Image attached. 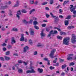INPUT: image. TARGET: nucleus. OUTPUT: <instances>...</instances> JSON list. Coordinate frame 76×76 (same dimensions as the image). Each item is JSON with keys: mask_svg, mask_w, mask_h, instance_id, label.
I'll use <instances>...</instances> for the list:
<instances>
[{"mask_svg": "<svg viewBox=\"0 0 76 76\" xmlns=\"http://www.w3.org/2000/svg\"><path fill=\"white\" fill-rule=\"evenodd\" d=\"M70 42V37H67L64 38L63 40V44L66 45H68L69 44V43Z\"/></svg>", "mask_w": 76, "mask_h": 76, "instance_id": "nucleus-1", "label": "nucleus"}, {"mask_svg": "<svg viewBox=\"0 0 76 76\" xmlns=\"http://www.w3.org/2000/svg\"><path fill=\"white\" fill-rule=\"evenodd\" d=\"M71 42L72 43H75L76 42V37L74 34L72 35V37L71 39Z\"/></svg>", "mask_w": 76, "mask_h": 76, "instance_id": "nucleus-2", "label": "nucleus"}, {"mask_svg": "<svg viewBox=\"0 0 76 76\" xmlns=\"http://www.w3.org/2000/svg\"><path fill=\"white\" fill-rule=\"evenodd\" d=\"M73 54H69L67 55L68 57L67 58V60H69V61H70L71 60H73V58L72 57L73 56Z\"/></svg>", "mask_w": 76, "mask_h": 76, "instance_id": "nucleus-3", "label": "nucleus"}, {"mask_svg": "<svg viewBox=\"0 0 76 76\" xmlns=\"http://www.w3.org/2000/svg\"><path fill=\"white\" fill-rule=\"evenodd\" d=\"M57 33V31L56 30H51L50 32V34H48V37H50L51 35V34L53 35H54V34H56Z\"/></svg>", "mask_w": 76, "mask_h": 76, "instance_id": "nucleus-4", "label": "nucleus"}, {"mask_svg": "<svg viewBox=\"0 0 76 76\" xmlns=\"http://www.w3.org/2000/svg\"><path fill=\"white\" fill-rule=\"evenodd\" d=\"M55 52H56V49H54L51 51V53L50 54V58H53L55 57V56H54V54Z\"/></svg>", "mask_w": 76, "mask_h": 76, "instance_id": "nucleus-5", "label": "nucleus"}, {"mask_svg": "<svg viewBox=\"0 0 76 76\" xmlns=\"http://www.w3.org/2000/svg\"><path fill=\"white\" fill-rule=\"evenodd\" d=\"M17 14H16V16L17 18H18V19H20V15H21V12H20V10L18 11L17 12Z\"/></svg>", "mask_w": 76, "mask_h": 76, "instance_id": "nucleus-6", "label": "nucleus"}, {"mask_svg": "<svg viewBox=\"0 0 76 76\" xmlns=\"http://www.w3.org/2000/svg\"><path fill=\"white\" fill-rule=\"evenodd\" d=\"M69 9H70V11L71 12H73L74 10H75V7H73V5H70V7H69Z\"/></svg>", "mask_w": 76, "mask_h": 76, "instance_id": "nucleus-7", "label": "nucleus"}, {"mask_svg": "<svg viewBox=\"0 0 76 76\" xmlns=\"http://www.w3.org/2000/svg\"><path fill=\"white\" fill-rule=\"evenodd\" d=\"M29 30H30V35H34V30L32 28H30Z\"/></svg>", "mask_w": 76, "mask_h": 76, "instance_id": "nucleus-8", "label": "nucleus"}, {"mask_svg": "<svg viewBox=\"0 0 76 76\" xmlns=\"http://www.w3.org/2000/svg\"><path fill=\"white\" fill-rule=\"evenodd\" d=\"M36 73V71H35L34 69H32V70H28L26 72V73Z\"/></svg>", "mask_w": 76, "mask_h": 76, "instance_id": "nucleus-9", "label": "nucleus"}, {"mask_svg": "<svg viewBox=\"0 0 76 76\" xmlns=\"http://www.w3.org/2000/svg\"><path fill=\"white\" fill-rule=\"evenodd\" d=\"M21 37L20 38V41L22 42L24 41V39H25V38L24 37V34H21Z\"/></svg>", "mask_w": 76, "mask_h": 76, "instance_id": "nucleus-10", "label": "nucleus"}, {"mask_svg": "<svg viewBox=\"0 0 76 76\" xmlns=\"http://www.w3.org/2000/svg\"><path fill=\"white\" fill-rule=\"evenodd\" d=\"M44 30H42L41 31V33H40V35L41 36V38L42 39L43 38V37H45V34L43 33Z\"/></svg>", "mask_w": 76, "mask_h": 76, "instance_id": "nucleus-11", "label": "nucleus"}, {"mask_svg": "<svg viewBox=\"0 0 76 76\" xmlns=\"http://www.w3.org/2000/svg\"><path fill=\"white\" fill-rule=\"evenodd\" d=\"M11 44L13 45V43H16V41L15 40V38L13 37H12V39H11Z\"/></svg>", "mask_w": 76, "mask_h": 76, "instance_id": "nucleus-12", "label": "nucleus"}, {"mask_svg": "<svg viewBox=\"0 0 76 76\" xmlns=\"http://www.w3.org/2000/svg\"><path fill=\"white\" fill-rule=\"evenodd\" d=\"M29 48V47L28 46H26V47H24V50L23 52L25 53L26 51L28 50Z\"/></svg>", "mask_w": 76, "mask_h": 76, "instance_id": "nucleus-13", "label": "nucleus"}, {"mask_svg": "<svg viewBox=\"0 0 76 76\" xmlns=\"http://www.w3.org/2000/svg\"><path fill=\"white\" fill-rule=\"evenodd\" d=\"M19 1H16V4L14 6V7H18L19 6Z\"/></svg>", "mask_w": 76, "mask_h": 76, "instance_id": "nucleus-14", "label": "nucleus"}, {"mask_svg": "<svg viewBox=\"0 0 76 76\" xmlns=\"http://www.w3.org/2000/svg\"><path fill=\"white\" fill-rule=\"evenodd\" d=\"M37 70L40 73H42L43 72V69H42L38 68Z\"/></svg>", "mask_w": 76, "mask_h": 76, "instance_id": "nucleus-15", "label": "nucleus"}, {"mask_svg": "<svg viewBox=\"0 0 76 76\" xmlns=\"http://www.w3.org/2000/svg\"><path fill=\"white\" fill-rule=\"evenodd\" d=\"M69 21L66 20H65L64 21V24L65 26H67L69 25Z\"/></svg>", "mask_w": 76, "mask_h": 76, "instance_id": "nucleus-16", "label": "nucleus"}, {"mask_svg": "<svg viewBox=\"0 0 76 76\" xmlns=\"http://www.w3.org/2000/svg\"><path fill=\"white\" fill-rule=\"evenodd\" d=\"M75 28V26H69L67 27L68 29H73Z\"/></svg>", "mask_w": 76, "mask_h": 76, "instance_id": "nucleus-17", "label": "nucleus"}, {"mask_svg": "<svg viewBox=\"0 0 76 76\" xmlns=\"http://www.w3.org/2000/svg\"><path fill=\"white\" fill-rule=\"evenodd\" d=\"M8 7L7 6V5L3 6V7H1V9H7Z\"/></svg>", "mask_w": 76, "mask_h": 76, "instance_id": "nucleus-18", "label": "nucleus"}, {"mask_svg": "<svg viewBox=\"0 0 76 76\" xmlns=\"http://www.w3.org/2000/svg\"><path fill=\"white\" fill-rule=\"evenodd\" d=\"M12 31H15V32H17L18 31V29L16 28H13L12 29Z\"/></svg>", "mask_w": 76, "mask_h": 76, "instance_id": "nucleus-19", "label": "nucleus"}, {"mask_svg": "<svg viewBox=\"0 0 76 76\" xmlns=\"http://www.w3.org/2000/svg\"><path fill=\"white\" fill-rule=\"evenodd\" d=\"M37 24H38V22L37 21L35 20L33 21V25H34L35 26L37 25Z\"/></svg>", "mask_w": 76, "mask_h": 76, "instance_id": "nucleus-20", "label": "nucleus"}, {"mask_svg": "<svg viewBox=\"0 0 76 76\" xmlns=\"http://www.w3.org/2000/svg\"><path fill=\"white\" fill-rule=\"evenodd\" d=\"M23 23H25V24L26 25H27V24L28 23V21H26V20H23Z\"/></svg>", "mask_w": 76, "mask_h": 76, "instance_id": "nucleus-21", "label": "nucleus"}, {"mask_svg": "<svg viewBox=\"0 0 76 76\" xmlns=\"http://www.w3.org/2000/svg\"><path fill=\"white\" fill-rule=\"evenodd\" d=\"M66 67H67V65L66 64L63 65L62 66V69H65Z\"/></svg>", "mask_w": 76, "mask_h": 76, "instance_id": "nucleus-22", "label": "nucleus"}, {"mask_svg": "<svg viewBox=\"0 0 76 76\" xmlns=\"http://www.w3.org/2000/svg\"><path fill=\"white\" fill-rule=\"evenodd\" d=\"M50 15L52 18H54L56 17V16L54 15L52 12L50 13Z\"/></svg>", "mask_w": 76, "mask_h": 76, "instance_id": "nucleus-23", "label": "nucleus"}, {"mask_svg": "<svg viewBox=\"0 0 76 76\" xmlns=\"http://www.w3.org/2000/svg\"><path fill=\"white\" fill-rule=\"evenodd\" d=\"M5 60H7V61L9 60L10 59V57H7V56H5Z\"/></svg>", "mask_w": 76, "mask_h": 76, "instance_id": "nucleus-24", "label": "nucleus"}, {"mask_svg": "<svg viewBox=\"0 0 76 76\" xmlns=\"http://www.w3.org/2000/svg\"><path fill=\"white\" fill-rule=\"evenodd\" d=\"M18 72L19 73H20L23 72V70H22V69H20L18 70Z\"/></svg>", "mask_w": 76, "mask_h": 76, "instance_id": "nucleus-25", "label": "nucleus"}, {"mask_svg": "<svg viewBox=\"0 0 76 76\" xmlns=\"http://www.w3.org/2000/svg\"><path fill=\"white\" fill-rule=\"evenodd\" d=\"M35 9H33L29 12V14H31L32 12H35Z\"/></svg>", "mask_w": 76, "mask_h": 76, "instance_id": "nucleus-26", "label": "nucleus"}, {"mask_svg": "<svg viewBox=\"0 0 76 76\" xmlns=\"http://www.w3.org/2000/svg\"><path fill=\"white\" fill-rule=\"evenodd\" d=\"M72 17V15H68L67 18H66V19H70Z\"/></svg>", "mask_w": 76, "mask_h": 76, "instance_id": "nucleus-27", "label": "nucleus"}, {"mask_svg": "<svg viewBox=\"0 0 76 76\" xmlns=\"http://www.w3.org/2000/svg\"><path fill=\"white\" fill-rule=\"evenodd\" d=\"M34 28L36 29H37V30L39 29V27L37 25H35L34 26Z\"/></svg>", "mask_w": 76, "mask_h": 76, "instance_id": "nucleus-28", "label": "nucleus"}, {"mask_svg": "<svg viewBox=\"0 0 76 76\" xmlns=\"http://www.w3.org/2000/svg\"><path fill=\"white\" fill-rule=\"evenodd\" d=\"M32 22H33V20H30V21H28V24H32Z\"/></svg>", "mask_w": 76, "mask_h": 76, "instance_id": "nucleus-29", "label": "nucleus"}, {"mask_svg": "<svg viewBox=\"0 0 76 76\" xmlns=\"http://www.w3.org/2000/svg\"><path fill=\"white\" fill-rule=\"evenodd\" d=\"M22 13H25L27 12V11H26V10L24 9H23L22 10Z\"/></svg>", "mask_w": 76, "mask_h": 76, "instance_id": "nucleus-30", "label": "nucleus"}, {"mask_svg": "<svg viewBox=\"0 0 76 76\" xmlns=\"http://www.w3.org/2000/svg\"><path fill=\"white\" fill-rule=\"evenodd\" d=\"M12 46L11 45H8L7 46V48L8 49H11Z\"/></svg>", "mask_w": 76, "mask_h": 76, "instance_id": "nucleus-31", "label": "nucleus"}, {"mask_svg": "<svg viewBox=\"0 0 76 76\" xmlns=\"http://www.w3.org/2000/svg\"><path fill=\"white\" fill-rule=\"evenodd\" d=\"M62 38H63V37H62L61 36H57V39H60V40H61V39H62Z\"/></svg>", "mask_w": 76, "mask_h": 76, "instance_id": "nucleus-32", "label": "nucleus"}, {"mask_svg": "<svg viewBox=\"0 0 76 76\" xmlns=\"http://www.w3.org/2000/svg\"><path fill=\"white\" fill-rule=\"evenodd\" d=\"M44 60L45 61H50L48 60V59L47 58H44Z\"/></svg>", "mask_w": 76, "mask_h": 76, "instance_id": "nucleus-33", "label": "nucleus"}, {"mask_svg": "<svg viewBox=\"0 0 76 76\" xmlns=\"http://www.w3.org/2000/svg\"><path fill=\"white\" fill-rule=\"evenodd\" d=\"M75 64V63H74V62H71L69 63V66H74Z\"/></svg>", "mask_w": 76, "mask_h": 76, "instance_id": "nucleus-34", "label": "nucleus"}, {"mask_svg": "<svg viewBox=\"0 0 76 76\" xmlns=\"http://www.w3.org/2000/svg\"><path fill=\"white\" fill-rule=\"evenodd\" d=\"M29 43L30 45H32L33 44L32 41L31 39H30L29 41Z\"/></svg>", "mask_w": 76, "mask_h": 76, "instance_id": "nucleus-35", "label": "nucleus"}, {"mask_svg": "<svg viewBox=\"0 0 76 76\" xmlns=\"http://www.w3.org/2000/svg\"><path fill=\"white\" fill-rule=\"evenodd\" d=\"M64 60L63 59H60V63H63L64 62Z\"/></svg>", "mask_w": 76, "mask_h": 76, "instance_id": "nucleus-36", "label": "nucleus"}, {"mask_svg": "<svg viewBox=\"0 0 76 76\" xmlns=\"http://www.w3.org/2000/svg\"><path fill=\"white\" fill-rule=\"evenodd\" d=\"M23 61H22V60H19L18 61V62L19 63H20L21 64H22V63H23Z\"/></svg>", "mask_w": 76, "mask_h": 76, "instance_id": "nucleus-37", "label": "nucleus"}, {"mask_svg": "<svg viewBox=\"0 0 76 76\" xmlns=\"http://www.w3.org/2000/svg\"><path fill=\"white\" fill-rule=\"evenodd\" d=\"M55 68L54 67H53L52 66H50L49 67L50 69L51 70H53V69H54Z\"/></svg>", "mask_w": 76, "mask_h": 76, "instance_id": "nucleus-38", "label": "nucleus"}, {"mask_svg": "<svg viewBox=\"0 0 76 76\" xmlns=\"http://www.w3.org/2000/svg\"><path fill=\"white\" fill-rule=\"evenodd\" d=\"M30 2L31 4H34V0H30Z\"/></svg>", "mask_w": 76, "mask_h": 76, "instance_id": "nucleus-39", "label": "nucleus"}, {"mask_svg": "<svg viewBox=\"0 0 76 76\" xmlns=\"http://www.w3.org/2000/svg\"><path fill=\"white\" fill-rule=\"evenodd\" d=\"M37 47H41V46H42V45L41 44V43H39L37 45Z\"/></svg>", "mask_w": 76, "mask_h": 76, "instance_id": "nucleus-40", "label": "nucleus"}, {"mask_svg": "<svg viewBox=\"0 0 76 76\" xmlns=\"http://www.w3.org/2000/svg\"><path fill=\"white\" fill-rule=\"evenodd\" d=\"M64 2L65 4H67V3H69V0L65 1H64Z\"/></svg>", "mask_w": 76, "mask_h": 76, "instance_id": "nucleus-41", "label": "nucleus"}, {"mask_svg": "<svg viewBox=\"0 0 76 76\" xmlns=\"http://www.w3.org/2000/svg\"><path fill=\"white\" fill-rule=\"evenodd\" d=\"M10 54V51H7L6 52V55L8 56Z\"/></svg>", "mask_w": 76, "mask_h": 76, "instance_id": "nucleus-42", "label": "nucleus"}, {"mask_svg": "<svg viewBox=\"0 0 76 76\" xmlns=\"http://www.w3.org/2000/svg\"><path fill=\"white\" fill-rule=\"evenodd\" d=\"M48 2H46L43 3L42 4V6H43V5H45V4H47Z\"/></svg>", "mask_w": 76, "mask_h": 76, "instance_id": "nucleus-43", "label": "nucleus"}, {"mask_svg": "<svg viewBox=\"0 0 76 76\" xmlns=\"http://www.w3.org/2000/svg\"><path fill=\"white\" fill-rule=\"evenodd\" d=\"M45 15L47 18H49V17L50 16V15L47 14H45Z\"/></svg>", "mask_w": 76, "mask_h": 76, "instance_id": "nucleus-44", "label": "nucleus"}, {"mask_svg": "<svg viewBox=\"0 0 76 76\" xmlns=\"http://www.w3.org/2000/svg\"><path fill=\"white\" fill-rule=\"evenodd\" d=\"M54 22L55 23H57V17H56V18H55Z\"/></svg>", "mask_w": 76, "mask_h": 76, "instance_id": "nucleus-45", "label": "nucleus"}, {"mask_svg": "<svg viewBox=\"0 0 76 76\" xmlns=\"http://www.w3.org/2000/svg\"><path fill=\"white\" fill-rule=\"evenodd\" d=\"M0 60H1V61H4V58L3 57H0Z\"/></svg>", "mask_w": 76, "mask_h": 76, "instance_id": "nucleus-46", "label": "nucleus"}, {"mask_svg": "<svg viewBox=\"0 0 76 76\" xmlns=\"http://www.w3.org/2000/svg\"><path fill=\"white\" fill-rule=\"evenodd\" d=\"M53 0H50V4H53Z\"/></svg>", "mask_w": 76, "mask_h": 76, "instance_id": "nucleus-47", "label": "nucleus"}, {"mask_svg": "<svg viewBox=\"0 0 76 76\" xmlns=\"http://www.w3.org/2000/svg\"><path fill=\"white\" fill-rule=\"evenodd\" d=\"M42 27H45L46 26V24H43L42 25Z\"/></svg>", "mask_w": 76, "mask_h": 76, "instance_id": "nucleus-48", "label": "nucleus"}, {"mask_svg": "<svg viewBox=\"0 0 76 76\" xmlns=\"http://www.w3.org/2000/svg\"><path fill=\"white\" fill-rule=\"evenodd\" d=\"M45 10H50V9L48 8V7H45Z\"/></svg>", "mask_w": 76, "mask_h": 76, "instance_id": "nucleus-49", "label": "nucleus"}, {"mask_svg": "<svg viewBox=\"0 0 76 76\" xmlns=\"http://www.w3.org/2000/svg\"><path fill=\"white\" fill-rule=\"evenodd\" d=\"M13 55L14 56H18V54L16 53H14Z\"/></svg>", "mask_w": 76, "mask_h": 76, "instance_id": "nucleus-50", "label": "nucleus"}, {"mask_svg": "<svg viewBox=\"0 0 76 76\" xmlns=\"http://www.w3.org/2000/svg\"><path fill=\"white\" fill-rule=\"evenodd\" d=\"M46 31H47V32H49V31H50V28H46Z\"/></svg>", "mask_w": 76, "mask_h": 76, "instance_id": "nucleus-51", "label": "nucleus"}, {"mask_svg": "<svg viewBox=\"0 0 76 76\" xmlns=\"http://www.w3.org/2000/svg\"><path fill=\"white\" fill-rule=\"evenodd\" d=\"M6 50H7V49L6 48H3V50L4 51H5Z\"/></svg>", "mask_w": 76, "mask_h": 76, "instance_id": "nucleus-52", "label": "nucleus"}, {"mask_svg": "<svg viewBox=\"0 0 76 76\" xmlns=\"http://www.w3.org/2000/svg\"><path fill=\"white\" fill-rule=\"evenodd\" d=\"M57 58H56L55 60L54 61H53V63H56L57 62Z\"/></svg>", "mask_w": 76, "mask_h": 76, "instance_id": "nucleus-53", "label": "nucleus"}, {"mask_svg": "<svg viewBox=\"0 0 76 76\" xmlns=\"http://www.w3.org/2000/svg\"><path fill=\"white\" fill-rule=\"evenodd\" d=\"M19 65V64H17L14 65L15 66V67H17L18 68V66Z\"/></svg>", "mask_w": 76, "mask_h": 76, "instance_id": "nucleus-54", "label": "nucleus"}, {"mask_svg": "<svg viewBox=\"0 0 76 76\" xmlns=\"http://www.w3.org/2000/svg\"><path fill=\"white\" fill-rule=\"evenodd\" d=\"M63 12V11H62V10L61 9H60L59 10V13H62Z\"/></svg>", "mask_w": 76, "mask_h": 76, "instance_id": "nucleus-55", "label": "nucleus"}, {"mask_svg": "<svg viewBox=\"0 0 76 76\" xmlns=\"http://www.w3.org/2000/svg\"><path fill=\"white\" fill-rule=\"evenodd\" d=\"M57 30L59 31V32H61V30L59 28H57Z\"/></svg>", "mask_w": 76, "mask_h": 76, "instance_id": "nucleus-56", "label": "nucleus"}, {"mask_svg": "<svg viewBox=\"0 0 76 76\" xmlns=\"http://www.w3.org/2000/svg\"><path fill=\"white\" fill-rule=\"evenodd\" d=\"M34 55H37V51H35L34 52Z\"/></svg>", "mask_w": 76, "mask_h": 76, "instance_id": "nucleus-57", "label": "nucleus"}, {"mask_svg": "<svg viewBox=\"0 0 76 76\" xmlns=\"http://www.w3.org/2000/svg\"><path fill=\"white\" fill-rule=\"evenodd\" d=\"M1 30L2 31H6V29H5V28H4L3 27L1 28Z\"/></svg>", "mask_w": 76, "mask_h": 76, "instance_id": "nucleus-58", "label": "nucleus"}, {"mask_svg": "<svg viewBox=\"0 0 76 76\" xmlns=\"http://www.w3.org/2000/svg\"><path fill=\"white\" fill-rule=\"evenodd\" d=\"M23 63H24V65H25V66H26L27 65V63H26V62H25L24 61H23Z\"/></svg>", "mask_w": 76, "mask_h": 76, "instance_id": "nucleus-59", "label": "nucleus"}, {"mask_svg": "<svg viewBox=\"0 0 76 76\" xmlns=\"http://www.w3.org/2000/svg\"><path fill=\"white\" fill-rule=\"evenodd\" d=\"M59 17L60 18H63V15H60L59 16Z\"/></svg>", "mask_w": 76, "mask_h": 76, "instance_id": "nucleus-60", "label": "nucleus"}, {"mask_svg": "<svg viewBox=\"0 0 76 76\" xmlns=\"http://www.w3.org/2000/svg\"><path fill=\"white\" fill-rule=\"evenodd\" d=\"M12 69L13 70H15V66H13L12 67Z\"/></svg>", "mask_w": 76, "mask_h": 76, "instance_id": "nucleus-61", "label": "nucleus"}, {"mask_svg": "<svg viewBox=\"0 0 76 76\" xmlns=\"http://www.w3.org/2000/svg\"><path fill=\"white\" fill-rule=\"evenodd\" d=\"M73 13L74 14V15H75L76 14V11H75V10L74 11H73Z\"/></svg>", "mask_w": 76, "mask_h": 76, "instance_id": "nucleus-62", "label": "nucleus"}, {"mask_svg": "<svg viewBox=\"0 0 76 76\" xmlns=\"http://www.w3.org/2000/svg\"><path fill=\"white\" fill-rule=\"evenodd\" d=\"M53 66H57V63L53 64Z\"/></svg>", "mask_w": 76, "mask_h": 76, "instance_id": "nucleus-63", "label": "nucleus"}, {"mask_svg": "<svg viewBox=\"0 0 76 76\" xmlns=\"http://www.w3.org/2000/svg\"><path fill=\"white\" fill-rule=\"evenodd\" d=\"M72 16L73 17V18H75L76 17V14H74L72 15Z\"/></svg>", "mask_w": 76, "mask_h": 76, "instance_id": "nucleus-64", "label": "nucleus"}]
</instances>
